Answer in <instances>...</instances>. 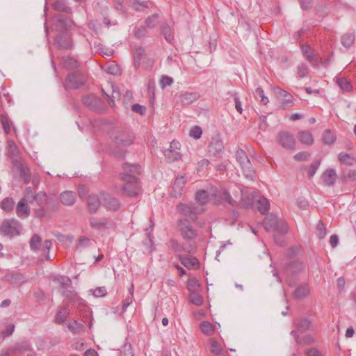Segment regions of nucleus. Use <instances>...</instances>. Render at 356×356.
<instances>
[{
  "mask_svg": "<svg viewBox=\"0 0 356 356\" xmlns=\"http://www.w3.org/2000/svg\"><path fill=\"white\" fill-rule=\"evenodd\" d=\"M159 15L158 14H154L151 16H149L146 20L145 24L146 26L149 29H154L159 24Z\"/></svg>",
  "mask_w": 356,
  "mask_h": 356,
  "instance_id": "4c0bfd02",
  "label": "nucleus"
},
{
  "mask_svg": "<svg viewBox=\"0 0 356 356\" xmlns=\"http://www.w3.org/2000/svg\"><path fill=\"white\" fill-rule=\"evenodd\" d=\"M56 280L61 284L63 289L67 288L72 284L71 280L66 276H59Z\"/></svg>",
  "mask_w": 356,
  "mask_h": 356,
  "instance_id": "bf43d9fd",
  "label": "nucleus"
},
{
  "mask_svg": "<svg viewBox=\"0 0 356 356\" xmlns=\"http://www.w3.org/2000/svg\"><path fill=\"white\" fill-rule=\"evenodd\" d=\"M37 193L33 188L27 187L24 191V197L22 200L28 204H33Z\"/></svg>",
  "mask_w": 356,
  "mask_h": 356,
  "instance_id": "c85d7f7f",
  "label": "nucleus"
},
{
  "mask_svg": "<svg viewBox=\"0 0 356 356\" xmlns=\"http://www.w3.org/2000/svg\"><path fill=\"white\" fill-rule=\"evenodd\" d=\"M221 200L226 201L229 205L234 207L237 204L236 202L232 197L227 191L223 189L220 193Z\"/></svg>",
  "mask_w": 356,
  "mask_h": 356,
  "instance_id": "49530a36",
  "label": "nucleus"
},
{
  "mask_svg": "<svg viewBox=\"0 0 356 356\" xmlns=\"http://www.w3.org/2000/svg\"><path fill=\"white\" fill-rule=\"evenodd\" d=\"M120 351L121 356H134L131 345L129 343H125Z\"/></svg>",
  "mask_w": 356,
  "mask_h": 356,
  "instance_id": "5fc2aeb1",
  "label": "nucleus"
},
{
  "mask_svg": "<svg viewBox=\"0 0 356 356\" xmlns=\"http://www.w3.org/2000/svg\"><path fill=\"white\" fill-rule=\"evenodd\" d=\"M179 213L185 217H188L191 221L197 220V214L202 211L194 203H179L177 206Z\"/></svg>",
  "mask_w": 356,
  "mask_h": 356,
  "instance_id": "423d86ee",
  "label": "nucleus"
},
{
  "mask_svg": "<svg viewBox=\"0 0 356 356\" xmlns=\"http://www.w3.org/2000/svg\"><path fill=\"white\" fill-rule=\"evenodd\" d=\"M56 27L58 29H67L73 25V22L67 16L58 14L56 16Z\"/></svg>",
  "mask_w": 356,
  "mask_h": 356,
  "instance_id": "aec40b11",
  "label": "nucleus"
},
{
  "mask_svg": "<svg viewBox=\"0 0 356 356\" xmlns=\"http://www.w3.org/2000/svg\"><path fill=\"white\" fill-rule=\"evenodd\" d=\"M293 324L296 328L295 330L297 332H304L307 330H313L314 329V326L311 320L305 317H301L296 319Z\"/></svg>",
  "mask_w": 356,
  "mask_h": 356,
  "instance_id": "2eb2a0df",
  "label": "nucleus"
},
{
  "mask_svg": "<svg viewBox=\"0 0 356 356\" xmlns=\"http://www.w3.org/2000/svg\"><path fill=\"white\" fill-rule=\"evenodd\" d=\"M82 101L83 104L91 110L99 111L102 108V100L94 95L85 96Z\"/></svg>",
  "mask_w": 356,
  "mask_h": 356,
  "instance_id": "ddd939ff",
  "label": "nucleus"
},
{
  "mask_svg": "<svg viewBox=\"0 0 356 356\" xmlns=\"http://www.w3.org/2000/svg\"><path fill=\"white\" fill-rule=\"evenodd\" d=\"M21 226L15 219H7L3 220L0 227L1 232L6 236H14L19 234Z\"/></svg>",
  "mask_w": 356,
  "mask_h": 356,
  "instance_id": "0eeeda50",
  "label": "nucleus"
},
{
  "mask_svg": "<svg viewBox=\"0 0 356 356\" xmlns=\"http://www.w3.org/2000/svg\"><path fill=\"white\" fill-rule=\"evenodd\" d=\"M309 293V289L307 284H302L298 287L294 292V297L296 298H302Z\"/></svg>",
  "mask_w": 356,
  "mask_h": 356,
  "instance_id": "f704fd0d",
  "label": "nucleus"
},
{
  "mask_svg": "<svg viewBox=\"0 0 356 356\" xmlns=\"http://www.w3.org/2000/svg\"><path fill=\"white\" fill-rule=\"evenodd\" d=\"M201 331L207 335H211L214 332V326L209 321H203L200 325Z\"/></svg>",
  "mask_w": 356,
  "mask_h": 356,
  "instance_id": "79ce46f5",
  "label": "nucleus"
},
{
  "mask_svg": "<svg viewBox=\"0 0 356 356\" xmlns=\"http://www.w3.org/2000/svg\"><path fill=\"white\" fill-rule=\"evenodd\" d=\"M235 157L240 164L245 177L250 180H253L255 177V172L245 152L238 148L236 152Z\"/></svg>",
  "mask_w": 356,
  "mask_h": 356,
  "instance_id": "20e7f679",
  "label": "nucleus"
},
{
  "mask_svg": "<svg viewBox=\"0 0 356 356\" xmlns=\"http://www.w3.org/2000/svg\"><path fill=\"white\" fill-rule=\"evenodd\" d=\"M64 66L69 69H74L78 67V62L75 59L70 58L64 61Z\"/></svg>",
  "mask_w": 356,
  "mask_h": 356,
  "instance_id": "338daca9",
  "label": "nucleus"
},
{
  "mask_svg": "<svg viewBox=\"0 0 356 356\" xmlns=\"http://www.w3.org/2000/svg\"><path fill=\"white\" fill-rule=\"evenodd\" d=\"M190 301L197 306H200L203 303L202 296L197 293H194L190 296Z\"/></svg>",
  "mask_w": 356,
  "mask_h": 356,
  "instance_id": "0e129e2a",
  "label": "nucleus"
},
{
  "mask_svg": "<svg viewBox=\"0 0 356 356\" xmlns=\"http://www.w3.org/2000/svg\"><path fill=\"white\" fill-rule=\"evenodd\" d=\"M54 8L58 11L65 12L69 13L71 12V8H70L67 2L65 0H58L54 4Z\"/></svg>",
  "mask_w": 356,
  "mask_h": 356,
  "instance_id": "e433bc0d",
  "label": "nucleus"
},
{
  "mask_svg": "<svg viewBox=\"0 0 356 356\" xmlns=\"http://www.w3.org/2000/svg\"><path fill=\"white\" fill-rule=\"evenodd\" d=\"M90 223L92 227L97 229H104L112 227L113 223L112 221L108 220L106 218L97 219L96 218H91L90 219Z\"/></svg>",
  "mask_w": 356,
  "mask_h": 356,
  "instance_id": "a211bd4d",
  "label": "nucleus"
},
{
  "mask_svg": "<svg viewBox=\"0 0 356 356\" xmlns=\"http://www.w3.org/2000/svg\"><path fill=\"white\" fill-rule=\"evenodd\" d=\"M28 204L22 199L17 203L16 213L19 218H26L30 215V208Z\"/></svg>",
  "mask_w": 356,
  "mask_h": 356,
  "instance_id": "b1692460",
  "label": "nucleus"
},
{
  "mask_svg": "<svg viewBox=\"0 0 356 356\" xmlns=\"http://www.w3.org/2000/svg\"><path fill=\"white\" fill-rule=\"evenodd\" d=\"M86 80L83 74L75 72L67 76L64 86L66 89H76L84 85Z\"/></svg>",
  "mask_w": 356,
  "mask_h": 356,
  "instance_id": "6e6552de",
  "label": "nucleus"
},
{
  "mask_svg": "<svg viewBox=\"0 0 356 356\" xmlns=\"http://www.w3.org/2000/svg\"><path fill=\"white\" fill-rule=\"evenodd\" d=\"M307 356H323L322 353L315 348H310L305 350Z\"/></svg>",
  "mask_w": 356,
  "mask_h": 356,
  "instance_id": "774afa93",
  "label": "nucleus"
},
{
  "mask_svg": "<svg viewBox=\"0 0 356 356\" xmlns=\"http://www.w3.org/2000/svg\"><path fill=\"white\" fill-rule=\"evenodd\" d=\"M254 97L256 98H260V102L264 105H266L269 102L268 98L264 95V90L260 87H258L255 90Z\"/></svg>",
  "mask_w": 356,
  "mask_h": 356,
  "instance_id": "3c124183",
  "label": "nucleus"
},
{
  "mask_svg": "<svg viewBox=\"0 0 356 356\" xmlns=\"http://www.w3.org/2000/svg\"><path fill=\"white\" fill-rule=\"evenodd\" d=\"M105 70L107 73L115 76L120 75L121 74L120 67L114 63L106 66Z\"/></svg>",
  "mask_w": 356,
  "mask_h": 356,
  "instance_id": "8fccbe9b",
  "label": "nucleus"
},
{
  "mask_svg": "<svg viewBox=\"0 0 356 356\" xmlns=\"http://www.w3.org/2000/svg\"><path fill=\"white\" fill-rule=\"evenodd\" d=\"M202 134V129L198 126L193 127L189 132L190 136L194 138L195 139H199L201 137Z\"/></svg>",
  "mask_w": 356,
  "mask_h": 356,
  "instance_id": "052dcab7",
  "label": "nucleus"
},
{
  "mask_svg": "<svg viewBox=\"0 0 356 356\" xmlns=\"http://www.w3.org/2000/svg\"><path fill=\"white\" fill-rule=\"evenodd\" d=\"M102 204L110 210L116 211L120 208L118 200L107 193L102 195Z\"/></svg>",
  "mask_w": 356,
  "mask_h": 356,
  "instance_id": "dca6fc26",
  "label": "nucleus"
},
{
  "mask_svg": "<svg viewBox=\"0 0 356 356\" xmlns=\"http://www.w3.org/2000/svg\"><path fill=\"white\" fill-rule=\"evenodd\" d=\"M316 230L317 235L320 239L323 238L327 234L326 228L321 220H319L316 226Z\"/></svg>",
  "mask_w": 356,
  "mask_h": 356,
  "instance_id": "4d7b16f0",
  "label": "nucleus"
},
{
  "mask_svg": "<svg viewBox=\"0 0 356 356\" xmlns=\"http://www.w3.org/2000/svg\"><path fill=\"white\" fill-rule=\"evenodd\" d=\"M30 248L33 251H38L42 246V238L38 234H33L29 241Z\"/></svg>",
  "mask_w": 356,
  "mask_h": 356,
  "instance_id": "473e14b6",
  "label": "nucleus"
},
{
  "mask_svg": "<svg viewBox=\"0 0 356 356\" xmlns=\"http://www.w3.org/2000/svg\"><path fill=\"white\" fill-rule=\"evenodd\" d=\"M1 121L5 133L7 134L10 131L11 122H9L7 115L2 114L1 115Z\"/></svg>",
  "mask_w": 356,
  "mask_h": 356,
  "instance_id": "6e6d98bb",
  "label": "nucleus"
},
{
  "mask_svg": "<svg viewBox=\"0 0 356 356\" xmlns=\"http://www.w3.org/2000/svg\"><path fill=\"white\" fill-rule=\"evenodd\" d=\"M291 334L294 337L296 343L298 345H310L313 344L315 341L314 338L310 334H307L301 339L299 337V336L297 334V331L296 330H292L291 332Z\"/></svg>",
  "mask_w": 356,
  "mask_h": 356,
  "instance_id": "5701e85b",
  "label": "nucleus"
},
{
  "mask_svg": "<svg viewBox=\"0 0 356 356\" xmlns=\"http://www.w3.org/2000/svg\"><path fill=\"white\" fill-rule=\"evenodd\" d=\"M195 200L200 204H207L209 200V193L205 190H199L195 193Z\"/></svg>",
  "mask_w": 356,
  "mask_h": 356,
  "instance_id": "7c9ffc66",
  "label": "nucleus"
},
{
  "mask_svg": "<svg viewBox=\"0 0 356 356\" xmlns=\"http://www.w3.org/2000/svg\"><path fill=\"white\" fill-rule=\"evenodd\" d=\"M319 165H320L319 161H315L310 165V167L308 170V176L309 177H312L315 175V173L316 172L317 170L319 168Z\"/></svg>",
  "mask_w": 356,
  "mask_h": 356,
  "instance_id": "e2e57ef3",
  "label": "nucleus"
},
{
  "mask_svg": "<svg viewBox=\"0 0 356 356\" xmlns=\"http://www.w3.org/2000/svg\"><path fill=\"white\" fill-rule=\"evenodd\" d=\"M302 50L304 56L309 62L311 63L316 59L312 49L309 46L302 45Z\"/></svg>",
  "mask_w": 356,
  "mask_h": 356,
  "instance_id": "864d4df0",
  "label": "nucleus"
},
{
  "mask_svg": "<svg viewBox=\"0 0 356 356\" xmlns=\"http://www.w3.org/2000/svg\"><path fill=\"white\" fill-rule=\"evenodd\" d=\"M172 82V78L168 76H162L160 80V86L161 88H165L166 86H170Z\"/></svg>",
  "mask_w": 356,
  "mask_h": 356,
  "instance_id": "69168bd1",
  "label": "nucleus"
},
{
  "mask_svg": "<svg viewBox=\"0 0 356 356\" xmlns=\"http://www.w3.org/2000/svg\"><path fill=\"white\" fill-rule=\"evenodd\" d=\"M70 314V309L67 306H63L57 312L55 316V321L60 324L63 323Z\"/></svg>",
  "mask_w": 356,
  "mask_h": 356,
  "instance_id": "a878e982",
  "label": "nucleus"
},
{
  "mask_svg": "<svg viewBox=\"0 0 356 356\" xmlns=\"http://www.w3.org/2000/svg\"><path fill=\"white\" fill-rule=\"evenodd\" d=\"M151 3L147 0H134L132 7L137 11H142L145 8H149Z\"/></svg>",
  "mask_w": 356,
  "mask_h": 356,
  "instance_id": "72a5a7b5",
  "label": "nucleus"
},
{
  "mask_svg": "<svg viewBox=\"0 0 356 356\" xmlns=\"http://www.w3.org/2000/svg\"><path fill=\"white\" fill-rule=\"evenodd\" d=\"M60 202L65 206L73 205L76 200V195L72 191H65L60 195Z\"/></svg>",
  "mask_w": 356,
  "mask_h": 356,
  "instance_id": "4be33fe9",
  "label": "nucleus"
},
{
  "mask_svg": "<svg viewBox=\"0 0 356 356\" xmlns=\"http://www.w3.org/2000/svg\"><path fill=\"white\" fill-rule=\"evenodd\" d=\"M279 144L284 149H293L296 147V140L292 134L288 131H280L277 135Z\"/></svg>",
  "mask_w": 356,
  "mask_h": 356,
  "instance_id": "9b49d317",
  "label": "nucleus"
},
{
  "mask_svg": "<svg viewBox=\"0 0 356 356\" xmlns=\"http://www.w3.org/2000/svg\"><path fill=\"white\" fill-rule=\"evenodd\" d=\"M163 154L171 161H178L181 158V155L179 152L172 149H165Z\"/></svg>",
  "mask_w": 356,
  "mask_h": 356,
  "instance_id": "58836bf2",
  "label": "nucleus"
},
{
  "mask_svg": "<svg viewBox=\"0 0 356 356\" xmlns=\"http://www.w3.org/2000/svg\"><path fill=\"white\" fill-rule=\"evenodd\" d=\"M306 266L300 261H293L289 264L284 268V272L287 276L286 282L291 284L290 277H296L305 269Z\"/></svg>",
  "mask_w": 356,
  "mask_h": 356,
  "instance_id": "9d476101",
  "label": "nucleus"
},
{
  "mask_svg": "<svg viewBox=\"0 0 356 356\" xmlns=\"http://www.w3.org/2000/svg\"><path fill=\"white\" fill-rule=\"evenodd\" d=\"M338 159L341 163L348 165H353L355 161V159L350 154L345 152H341L339 154Z\"/></svg>",
  "mask_w": 356,
  "mask_h": 356,
  "instance_id": "37998d69",
  "label": "nucleus"
},
{
  "mask_svg": "<svg viewBox=\"0 0 356 356\" xmlns=\"http://www.w3.org/2000/svg\"><path fill=\"white\" fill-rule=\"evenodd\" d=\"M299 138L300 142L306 145H310L314 142L312 134L308 131H301L299 132Z\"/></svg>",
  "mask_w": 356,
  "mask_h": 356,
  "instance_id": "2f4dec72",
  "label": "nucleus"
},
{
  "mask_svg": "<svg viewBox=\"0 0 356 356\" xmlns=\"http://www.w3.org/2000/svg\"><path fill=\"white\" fill-rule=\"evenodd\" d=\"M162 33L164 35L165 39L168 42H171L173 40V35L171 32V29L169 26L165 25L162 27Z\"/></svg>",
  "mask_w": 356,
  "mask_h": 356,
  "instance_id": "13d9d810",
  "label": "nucleus"
},
{
  "mask_svg": "<svg viewBox=\"0 0 356 356\" xmlns=\"http://www.w3.org/2000/svg\"><path fill=\"white\" fill-rule=\"evenodd\" d=\"M56 42L61 49H70L72 47L71 37L67 32L59 34L56 38Z\"/></svg>",
  "mask_w": 356,
  "mask_h": 356,
  "instance_id": "f3484780",
  "label": "nucleus"
},
{
  "mask_svg": "<svg viewBox=\"0 0 356 356\" xmlns=\"http://www.w3.org/2000/svg\"><path fill=\"white\" fill-rule=\"evenodd\" d=\"M6 281L13 285H20L25 282V278L23 275L20 273L10 274L5 276Z\"/></svg>",
  "mask_w": 356,
  "mask_h": 356,
  "instance_id": "393cba45",
  "label": "nucleus"
},
{
  "mask_svg": "<svg viewBox=\"0 0 356 356\" xmlns=\"http://www.w3.org/2000/svg\"><path fill=\"white\" fill-rule=\"evenodd\" d=\"M8 155L11 160L13 168L15 166L20 167L22 163L20 157V153L16 144L11 140H8Z\"/></svg>",
  "mask_w": 356,
  "mask_h": 356,
  "instance_id": "f8f14e48",
  "label": "nucleus"
},
{
  "mask_svg": "<svg viewBox=\"0 0 356 356\" xmlns=\"http://www.w3.org/2000/svg\"><path fill=\"white\" fill-rule=\"evenodd\" d=\"M178 257L181 263L187 268H197L199 267V261L194 257H188L182 254H179Z\"/></svg>",
  "mask_w": 356,
  "mask_h": 356,
  "instance_id": "6ab92c4d",
  "label": "nucleus"
},
{
  "mask_svg": "<svg viewBox=\"0 0 356 356\" xmlns=\"http://www.w3.org/2000/svg\"><path fill=\"white\" fill-rule=\"evenodd\" d=\"M15 202L11 197H6L3 200L1 204V208L6 211L9 212L14 208Z\"/></svg>",
  "mask_w": 356,
  "mask_h": 356,
  "instance_id": "c03bdc74",
  "label": "nucleus"
},
{
  "mask_svg": "<svg viewBox=\"0 0 356 356\" xmlns=\"http://www.w3.org/2000/svg\"><path fill=\"white\" fill-rule=\"evenodd\" d=\"M337 173L335 170L330 168L326 170L322 175V179L324 184L327 186H333L337 179Z\"/></svg>",
  "mask_w": 356,
  "mask_h": 356,
  "instance_id": "412c9836",
  "label": "nucleus"
},
{
  "mask_svg": "<svg viewBox=\"0 0 356 356\" xmlns=\"http://www.w3.org/2000/svg\"><path fill=\"white\" fill-rule=\"evenodd\" d=\"M257 204V209L261 213L264 214L266 212L268 211L270 207V203L268 200L266 199V197H260L258 200Z\"/></svg>",
  "mask_w": 356,
  "mask_h": 356,
  "instance_id": "c9c22d12",
  "label": "nucleus"
},
{
  "mask_svg": "<svg viewBox=\"0 0 356 356\" xmlns=\"http://www.w3.org/2000/svg\"><path fill=\"white\" fill-rule=\"evenodd\" d=\"M122 179L125 182L122 188L123 192L129 196L137 195L140 186L138 182V179L136 175L140 174V166L139 165L124 163Z\"/></svg>",
  "mask_w": 356,
  "mask_h": 356,
  "instance_id": "f257e3e1",
  "label": "nucleus"
},
{
  "mask_svg": "<svg viewBox=\"0 0 356 356\" xmlns=\"http://www.w3.org/2000/svg\"><path fill=\"white\" fill-rule=\"evenodd\" d=\"M198 95L196 92H185L180 95L179 101L184 105H188L197 100Z\"/></svg>",
  "mask_w": 356,
  "mask_h": 356,
  "instance_id": "bb28decb",
  "label": "nucleus"
},
{
  "mask_svg": "<svg viewBox=\"0 0 356 356\" xmlns=\"http://www.w3.org/2000/svg\"><path fill=\"white\" fill-rule=\"evenodd\" d=\"M100 205V200L96 195H90L88 198V206L90 212L97 211Z\"/></svg>",
  "mask_w": 356,
  "mask_h": 356,
  "instance_id": "cd10ccee",
  "label": "nucleus"
},
{
  "mask_svg": "<svg viewBox=\"0 0 356 356\" xmlns=\"http://www.w3.org/2000/svg\"><path fill=\"white\" fill-rule=\"evenodd\" d=\"M47 195L44 192L37 193L35 201L39 207H44L48 203Z\"/></svg>",
  "mask_w": 356,
  "mask_h": 356,
  "instance_id": "a18cd8bd",
  "label": "nucleus"
},
{
  "mask_svg": "<svg viewBox=\"0 0 356 356\" xmlns=\"http://www.w3.org/2000/svg\"><path fill=\"white\" fill-rule=\"evenodd\" d=\"M337 83L339 86V88L344 92L350 91L353 88L350 82L348 81L345 78H337Z\"/></svg>",
  "mask_w": 356,
  "mask_h": 356,
  "instance_id": "ea45409f",
  "label": "nucleus"
},
{
  "mask_svg": "<svg viewBox=\"0 0 356 356\" xmlns=\"http://www.w3.org/2000/svg\"><path fill=\"white\" fill-rule=\"evenodd\" d=\"M282 107L283 108L293 105V97L291 94L286 95V97L281 99Z\"/></svg>",
  "mask_w": 356,
  "mask_h": 356,
  "instance_id": "680f3d73",
  "label": "nucleus"
},
{
  "mask_svg": "<svg viewBox=\"0 0 356 356\" xmlns=\"http://www.w3.org/2000/svg\"><path fill=\"white\" fill-rule=\"evenodd\" d=\"M35 216L38 218H49L51 217L49 212L48 211V209H44V207H39L38 209H35Z\"/></svg>",
  "mask_w": 356,
  "mask_h": 356,
  "instance_id": "09e8293b",
  "label": "nucleus"
},
{
  "mask_svg": "<svg viewBox=\"0 0 356 356\" xmlns=\"http://www.w3.org/2000/svg\"><path fill=\"white\" fill-rule=\"evenodd\" d=\"M186 179L184 176H177L172 185L171 195L175 198L179 197L183 192Z\"/></svg>",
  "mask_w": 356,
  "mask_h": 356,
  "instance_id": "4468645a",
  "label": "nucleus"
},
{
  "mask_svg": "<svg viewBox=\"0 0 356 356\" xmlns=\"http://www.w3.org/2000/svg\"><path fill=\"white\" fill-rule=\"evenodd\" d=\"M177 229L181 236L187 241H191L195 238L197 235V230L193 228L191 220L185 218H180L177 221Z\"/></svg>",
  "mask_w": 356,
  "mask_h": 356,
  "instance_id": "39448f33",
  "label": "nucleus"
},
{
  "mask_svg": "<svg viewBox=\"0 0 356 356\" xmlns=\"http://www.w3.org/2000/svg\"><path fill=\"white\" fill-rule=\"evenodd\" d=\"M111 138L118 148L129 146L133 143L134 136L133 134L122 129H116L111 134Z\"/></svg>",
  "mask_w": 356,
  "mask_h": 356,
  "instance_id": "7ed1b4c3",
  "label": "nucleus"
},
{
  "mask_svg": "<svg viewBox=\"0 0 356 356\" xmlns=\"http://www.w3.org/2000/svg\"><path fill=\"white\" fill-rule=\"evenodd\" d=\"M322 140L325 144L331 145L335 142L336 136L330 130L327 129L323 134Z\"/></svg>",
  "mask_w": 356,
  "mask_h": 356,
  "instance_id": "a19ab883",
  "label": "nucleus"
},
{
  "mask_svg": "<svg viewBox=\"0 0 356 356\" xmlns=\"http://www.w3.org/2000/svg\"><path fill=\"white\" fill-rule=\"evenodd\" d=\"M208 151L212 156L221 158L224 153V144L218 136L213 137L209 144Z\"/></svg>",
  "mask_w": 356,
  "mask_h": 356,
  "instance_id": "1a4fd4ad",
  "label": "nucleus"
},
{
  "mask_svg": "<svg viewBox=\"0 0 356 356\" xmlns=\"http://www.w3.org/2000/svg\"><path fill=\"white\" fill-rule=\"evenodd\" d=\"M211 351L216 355V356H225L222 353V348L216 341H211Z\"/></svg>",
  "mask_w": 356,
  "mask_h": 356,
  "instance_id": "603ef678",
  "label": "nucleus"
},
{
  "mask_svg": "<svg viewBox=\"0 0 356 356\" xmlns=\"http://www.w3.org/2000/svg\"><path fill=\"white\" fill-rule=\"evenodd\" d=\"M264 226L267 231H275L281 234H285L288 232V226L286 222L279 219L277 216L272 213L265 218Z\"/></svg>",
  "mask_w": 356,
  "mask_h": 356,
  "instance_id": "f03ea898",
  "label": "nucleus"
},
{
  "mask_svg": "<svg viewBox=\"0 0 356 356\" xmlns=\"http://www.w3.org/2000/svg\"><path fill=\"white\" fill-rule=\"evenodd\" d=\"M13 168L16 169L19 172L21 176L23 177L24 181L26 184L29 183L31 180V173L30 170L27 166H26L23 163L20 164V167L15 166Z\"/></svg>",
  "mask_w": 356,
  "mask_h": 356,
  "instance_id": "c756f323",
  "label": "nucleus"
},
{
  "mask_svg": "<svg viewBox=\"0 0 356 356\" xmlns=\"http://www.w3.org/2000/svg\"><path fill=\"white\" fill-rule=\"evenodd\" d=\"M355 35L353 33H346L341 37L342 44L348 48L350 47L354 42Z\"/></svg>",
  "mask_w": 356,
  "mask_h": 356,
  "instance_id": "de8ad7c7",
  "label": "nucleus"
}]
</instances>
